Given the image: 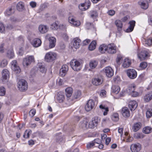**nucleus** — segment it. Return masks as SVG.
I'll return each instance as SVG.
<instances>
[{"label":"nucleus","instance_id":"30","mask_svg":"<svg viewBox=\"0 0 152 152\" xmlns=\"http://www.w3.org/2000/svg\"><path fill=\"white\" fill-rule=\"evenodd\" d=\"M120 90L119 87L117 85H113L111 88V91L112 92L116 94L119 93Z\"/></svg>","mask_w":152,"mask_h":152},{"label":"nucleus","instance_id":"33","mask_svg":"<svg viewBox=\"0 0 152 152\" xmlns=\"http://www.w3.org/2000/svg\"><path fill=\"white\" fill-rule=\"evenodd\" d=\"M15 12V10L14 9L11 8L7 9L4 12L6 16H9L13 14Z\"/></svg>","mask_w":152,"mask_h":152},{"label":"nucleus","instance_id":"46","mask_svg":"<svg viewBox=\"0 0 152 152\" xmlns=\"http://www.w3.org/2000/svg\"><path fill=\"white\" fill-rule=\"evenodd\" d=\"M7 55L10 58H13L14 56V54L13 50H9L7 53Z\"/></svg>","mask_w":152,"mask_h":152},{"label":"nucleus","instance_id":"57","mask_svg":"<svg viewBox=\"0 0 152 152\" xmlns=\"http://www.w3.org/2000/svg\"><path fill=\"white\" fill-rule=\"evenodd\" d=\"M4 27L3 24L1 23H0V32L1 33H3L4 31Z\"/></svg>","mask_w":152,"mask_h":152},{"label":"nucleus","instance_id":"21","mask_svg":"<svg viewBox=\"0 0 152 152\" xmlns=\"http://www.w3.org/2000/svg\"><path fill=\"white\" fill-rule=\"evenodd\" d=\"M2 78L3 81L7 79L8 77L9 73L8 71L6 69H4L2 72Z\"/></svg>","mask_w":152,"mask_h":152},{"label":"nucleus","instance_id":"13","mask_svg":"<svg viewBox=\"0 0 152 152\" xmlns=\"http://www.w3.org/2000/svg\"><path fill=\"white\" fill-rule=\"evenodd\" d=\"M68 21L69 23L74 26H78L80 24V21L76 20L71 17L69 18Z\"/></svg>","mask_w":152,"mask_h":152},{"label":"nucleus","instance_id":"6","mask_svg":"<svg viewBox=\"0 0 152 152\" xmlns=\"http://www.w3.org/2000/svg\"><path fill=\"white\" fill-rule=\"evenodd\" d=\"M11 68L16 74H18L20 72V69L17 64V61L15 60L12 61L11 63Z\"/></svg>","mask_w":152,"mask_h":152},{"label":"nucleus","instance_id":"61","mask_svg":"<svg viewBox=\"0 0 152 152\" xmlns=\"http://www.w3.org/2000/svg\"><path fill=\"white\" fill-rule=\"evenodd\" d=\"M122 57L121 56H118L116 59L117 63L118 64H120L121 61L122 59Z\"/></svg>","mask_w":152,"mask_h":152},{"label":"nucleus","instance_id":"50","mask_svg":"<svg viewBox=\"0 0 152 152\" xmlns=\"http://www.w3.org/2000/svg\"><path fill=\"white\" fill-rule=\"evenodd\" d=\"M152 115V110L148 109L146 112V116L148 118H150Z\"/></svg>","mask_w":152,"mask_h":152},{"label":"nucleus","instance_id":"11","mask_svg":"<svg viewBox=\"0 0 152 152\" xmlns=\"http://www.w3.org/2000/svg\"><path fill=\"white\" fill-rule=\"evenodd\" d=\"M103 70L108 77H110L113 75V69L110 67H105L103 69Z\"/></svg>","mask_w":152,"mask_h":152},{"label":"nucleus","instance_id":"54","mask_svg":"<svg viewBox=\"0 0 152 152\" xmlns=\"http://www.w3.org/2000/svg\"><path fill=\"white\" fill-rule=\"evenodd\" d=\"M88 123L86 121H84L81 123V126L84 129H87L88 128Z\"/></svg>","mask_w":152,"mask_h":152},{"label":"nucleus","instance_id":"2","mask_svg":"<svg viewBox=\"0 0 152 152\" xmlns=\"http://www.w3.org/2000/svg\"><path fill=\"white\" fill-rule=\"evenodd\" d=\"M70 65L72 69L75 71H78L81 68L80 62L75 59L72 60Z\"/></svg>","mask_w":152,"mask_h":152},{"label":"nucleus","instance_id":"12","mask_svg":"<svg viewBox=\"0 0 152 152\" xmlns=\"http://www.w3.org/2000/svg\"><path fill=\"white\" fill-rule=\"evenodd\" d=\"M130 150L132 152H138L141 149L140 144H133L130 146Z\"/></svg>","mask_w":152,"mask_h":152},{"label":"nucleus","instance_id":"18","mask_svg":"<svg viewBox=\"0 0 152 152\" xmlns=\"http://www.w3.org/2000/svg\"><path fill=\"white\" fill-rule=\"evenodd\" d=\"M137 106V102L134 100H132L129 102V107L131 111L134 110Z\"/></svg>","mask_w":152,"mask_h":152},{"label":"nucleus","instance_id":"59","mask_svg":"<svg viewBox=\"0 0 152 152\" xmlns=\"http://www.w3.org/2000/svg\"><path fill=\"white\" fill-rule=\"evenodd\" d=\"M124 129L122 128H118V132L120 134V136L122 137Z\"/></svg>","mask_w":152,"mask_h":152},{"label":"nucleus","instance_id":"55","mask_svg":"<svg viewBox=\"0 0 152 152\" xmlns=\"http://www.w3.org/2000/svg\"><path fill=\"white\" fill-rule=\"evenodd\" d=\"M134 137L137 139L140 138L142 137V134L141 133H136L134 134Z\"/></svg>","mask_w":152,"mask_h":152},{"label":"nucleus","instance_id":"37","mask_svg":"<svg viewBox=\"0 0 152 152\" xmlns=\"http://www.w3.org/2000/svg\"><path fill=\"white\" fill-rule=\"evenodd\" d=\"M107 46L104 44H102L100 45L99 48V51L102 53H104L107 51Z\"/></svg>","mask_w":152,"mask_h":152},{"label":"nucleus","instance_id":"64","mask_svg":"<svg viewBox=\"0 0 152 152\" xmlns=\"http://www.w3.org/2000/svg\"><path fill=\"white\" fill-rule=\"evenodd\" d=\"M30 5L32 8H34L36 6L37 4L35 2L31 1L30 3Z\"/></svg>","mask_w":152,"mask_h":152},{"label":"nucleus","instance_id":"44","mask_svg":"<svg viewBox=\"0 0 152 152\" xmlns=\"http://www.w3.org/2000/svg\"><path fill=\"white\" fill-rule=\"evenodd\" d=\"M51 28L53 29L56 30L59 28V25L58 22L53 23L51 26Z\"/></svg>","mask_w":152,"mask_h":152},{"label":"nucleus","instance_id":"52","mask_svg":"<svg viewBox=\"0 0 152 152\" xmlns=\"http://www.w3.org/2000/svg\"><path fill=\"white\" fill-rule=\"evenodd\" d=\"M95 145V143L93 141H92L88 143L86 146L88 149H89L93 148Z\"/></svg>","mask_w":152,"mask_h":152},{"label":"nucleus","instance_id":"10","mask_svg":"<svg viewBox=\"0 0 152 152\" xmlns=\"http://www.w3.org/2000/svg\"><path fill=\"white\" fill-rule=\"evenodd\" d=\"M91 3L89 0H86L84 3L79 5V8L82 11H85L88 9L90 6Z\"/></svg>","mask_w":152,"mask_h":152},{"label":"nucleus","instance_id":"63","mask_svg":"<svg viewBox=\"0 0 152 152\" xmlns=\"http://www.w3.org/2000/svg\"><path fill=\"white\" fill-rule=\"evenodd\" d=\"M107 13L109 15L113 16L115 14V12L113 10H110Z\"/></svg>","mask_w":152,"mask_h":152},{"label":"nucleus","instance_id":"4","mask_svg":"<svg viewBox=\"0 0 152 152\" xmlns=\"http://www.w3.org/2000/svg\"><path fill=\"white\" fill-rule=\"evenodd\" d=\"M34 61V58L33 56H27L23 58V64L24 67H27L32 62Z\"/></svg>","mask_w":152,"mask_h":152},{"label":"nucleus","instance_id":"31","mask_svg":"<svg viewBox=\"0 0 152 152\" xmlns=\"http://www.w3.org/2000/svg\"><path fill=\"white\" fill-rule=\"evenodd\" d=\"M96 41L94 40L88 46V49L92 51L94 50L96 47Z\"/></svg>","mask_w":152,"mask_h":152},{"label":"nucleus","instance_id":"36","mask_svg":"<svg viewBox=\"0 0 152 152\" xmlns=\"http://www.w3.org/2000/svg\"><path fill=\"white\" fill-rule=\"evenodd\" d=\"M66 94L68 97H70L72 93V88L70 87L67 88L65 89Z\"/></svg>","mask_w":152,"mask_h":152},{"label":"nucleus","instance_id":"5","mask_svg":"<svg viewBox=\"0 0 152 152\" xmlns=\"http://www.w3.org/2000/svg\"><path fill=\"white\" fill-rule=\"evenodd\" d=\"M127 75L131 79H134L137 76V72L136 71L132 69H128L126 71Z\"/></svg>","mask_w":152,"mask_h":152},{"label":"nucleus","instance_id":"40","mask_svg":"<svg viewBox=\"0 0 152 152\" xmlns=\"http://www.w3.org/2000/svg\"><path fill=\"white\" fill-rule=\"evenodd\" d=\"M152 131V128L151 127L147 126L144 127L143 129V132L144 133L148 134L150 133Z\"/></svg>","mask_w":152,"mask_h":152},{"label":"nucleus","instance_id":"27","mask_svg":"<svg viewBox=\"0 0 152 152\" xmlns=\"http://www.w3.org/2000/svg\"><path fill=\"white\" fill-rule=\"evenodd\" d=\"M115 24L117 27L118 31H121L122 30L123 24L122 21L120 20H117L115 22Z\"/></svg>","mask_w":152,"mask_h":152},{"label":"nucleus","instance_id":"20","mask_svg":"<svg viewBox=\"0 0 152 152\" xmlns=\"http://www.w3.org/2000/svg\"><path fill=\"white\" fill-rule=\"evenodd\" d=\"M48 40L49 42V48H52L54 47L56 42V38L53 37H50L48 39Z\"/></svg>","mask_w":152,"mask_h":152},{"label":"nucleus","instance_id":"56","mask_svg":"<svg viewBox=\"0 0 152 152\" xmlns=\"http://www.w3.org/2000/svg\"><path fill=\"white\" fill-rule=\"evenodd\" d=\"M147 63L145 62H142L140 64V66L142 69L145 68L147 66Z\"/></svg>","mask_w":152,"mask_h":152},{"label":"nucleus","instance_id":"9","mask_svg":"<svg viewBox=\"0 0 152 152\" xmlns=\"http://www.w3.org/2000/svg\"><path fill=\"white\" fill-rule=\"evenodd\" d=\"M148 53L145 50L140 51L137 52V56L138 58L141 61L144 60L148 56Z\"/></svg>","mask_w":152,"mask_h":152},{"label":"nucleus","instance_id":"45","mask_svg":"<svg viewBox=\"0 0 152 152\" xmlns=\"http://www.w3.org/2000/svg\"><path fill=\"white\" fill-rule=\"evenodd\" d=\"M31 130H26L23 135V137L26 138H28L30 135L31 134Z\"/></svg>","mask_w":152,"mask_h":152},{"label":"nucleus","instance_id":"24","mask_svg":"<svg viewBox=\"0 0 152 152\" xmlns=\"http://www.w3.org/2000/svg\"><path fill=\"white\" fill-rule=\"evenodd\" d=\"M142 41L143 44L146 46H150L152 45V38H148L146 39L143 38Z\"/></svg>","mask_w":152,"mask_h":152},{"label":"nucleus","instance_id":"3","mask_svg":"<svg viewBox=\"0 0 152 152\" xmlns=\"http://www.w3.org/2000/svg\"><path fill=\"white\" fill-rule=\"evenodd\" d=\"M18 88L20 91H24L27 90L28 88L27 83L23 79L20 80L18 83Z\"/></svg>","mask_w":152,"mask_h":152},{"label":"nucleus","instance_id":"42","mask_svg":"<svg viewBox=\"0 0 152 152\" xmlns=\"http://www.w3.org/2000/svg\"><path fill=\"white\" fill-rule=\"evenodd\" d=\"M90 15L91 17L93 18L98 16V13L96 11H91L90 12Z\"/></svg>","mask_w":152,"mask_h":152},{"label":"nucleus","instance_id":"23","mask_svg":"<svg viewBox=\"0 0 152 152\" xmlns=\"http://www.w3.org/2000/svg\"><path fill=\"white\" fill-rule=\"evenodd\" d=\"M131 64V61L129 58H125L123 62L122 66L124 68H126L129 67Z\"/></svg>","mask_w":152,"mask_h":152},{"label":"nucleus","instance_id":"58","mask_svg":"<svg viewBox=\"0 0 152 152\" xmlns=\"http://www.w3.org/2000/svg\"><path fill=\"white\" fill-rule=\"evenodd\" d=\"M36 110L34 109H33L31 110L29 112V114L31 116H33L35 115L36 113Z\"/></svg>","mask_w":152,"mask_h":152},{"label":"nucleus","instance_id":"16","mask_svg":"<svg viewBox=\"0 0 152 152\" xmlns=\"http://www.w3.org/2000/svg\"><path fill=\"white\" fill-rule=\"evenodd\" d=\"M68 70V66L66 65H64L62 67L60 71V75L62 77L64 76L66 74Z\"/></svg>","mask_w":152,"mask_h":152},{"label":"nucleus","instance_id":"19","mask_svg":"<svg viewBox=\"0 0 152 152\" xmlns=\"http://www.w3.org/2000/svg\"><path fill=\"white\" fill-rule=\"evenodd\" d=\"M38 29L40 32L42 34H44L48 31V28L46 25H40L39 26Z\"/></svg>","mask_w":152,"mask_h":152},{"label":"nucleus","instance_id":"29","mask_svg":"<svg viewBox=\"0 0 152 152\" xmlns=\"http://www.w3.org/2000/svg\"><path fill=\"white\" fill-rule=\"evenodd\" d=\"M152 99V92L146 94L144 97L143 99L145 102H148Z\"/></svg>","mask_w":152,"mask_h":152},{"label":"nucleus","instance_id":"38","mask_svg":"<svg viewBox=\"0 0 152 152\" xmlns=\"http://www.w3.org/2000/svg\"><path fill=\"white\" fill-rule=\"evenodd\" d=\"M141 127V124L139 123H137L134 124L133 128V130L134 132H137L138 130Z\"/></svg>","mask_w":152,"mask_h":152},{"label":"nucleus","instance_id":"1","mask_svg":"<svg viewBox=\"0 0 152 152\" xmlns=\"http://www.w3.org/2000/svg\"><path fill=\"white\" fill-rule=\"evenodd\" d=\"M57 56L56 53L50 51L46 54L45 57V60L48 62H51L56 59Z\"/></svg>","mask_w":152,"mask_h":152},{"label":"nucleus","instance_id":"35","mask_svg":"<svg viewBox=\"0 0 152 152\" xmlns=\"http://www.w3.org/2000/svg\"><path fill=\"white\" fill-rule=\"evenodd\" d=\"M64 99V95L61 93H58L57 94V99L60 103L63 102Z\"/></svg>","mask_w":152,"mask_h":152},{"label":"nucleus","instance_id":"34","mask_svg":"<svg viewBox=\"0 0 152 152\" xmlns=\"http://www.w3.org/2000/svg\"><path fill=\"white\" fill-rule=\"evenodd\" d=\"M135 88V86L134 85H131L128 87L127 92L130 94H131L134 91Z\"/></svg>","mask_w":152,"mask_h":152},{"label":"nucleus","instance_id":"62","mask_svg":"<svg viewBox=\"0 0 152 152\" xmlns=\"http://www.w3.org/2000/svg\"><path fill=\"white\" fill-rule=\"evenodd\" d=\"M66 26L65 25L63 24H60L59 25V28L61 30H65L66 29Z\"/></svg>","mask_w":152,"mask_h":152},{"label":"nucleus","instance_id":"47","mask_svg":"<svg viewBox=\"0 0 152 152\" xmlns=\"http://www.w3.org/2000/svg\"><path fill=\"white\" fill-rule=\"evenodd\" d=\"M8 62L7 60L5 59L2 60L0 64V66L1 67H4L6 66Z\"/></svg>","mask_w":152,"mask_h":152},{"label":"nucleus","instance_id":"49","mask_svg":"<svg viewBox=\"0 0 152 152\" xmlns=\"http://www.w3.org/2000/svg\"><path fill=\"white\" fill-rule=\"evenodd\" d=\"M6 90L5 88L2 86L0 87V96H3L5 94Z\"/></svg>","mask_w":152,"mask_h":152},{"label":"nucleus","instance_id":"25","mask_svg":"<svg viewBox=\"0 0 152 152\" xmlns=\"http://www.w3.org/2000/svg\"><path fill=\"white\" fill-rule=\"evenodd\" d=\"M135 21H132L129 23V26L128 28L126 30V31L127 32H132L133 30L134 26L135 25Z\"/></svg>","mask_w":152,"mask_h":152},{"label":"nucleus","instance_id":"60","mask_svg":"<svg viewBox=\"0 0 152 152\" xmlns=\"http://www.w3.org/2000/svg\"><path fill=\"white\" fill-rule=\"evenodd\" d=\"M56 83L58 84L59 85H62L63 83V80L61 78H58L57 80Z\"/></svg>","mask_w":152,"mask_h":152},{"label":"nucleus","instance_id":"7","mask_svg":"<svg viewBox=\"0 0 152 152\" xmlns=\"http://www.w3.org/2000/svg\"><path fill=\"white\" fill-rule=\"evenodd\" d=\"M116 47L113 43L109 44L107 46V51L110 54H114L116 53Z\"/></svg>","mask_w":152,"mask_h":152},{"label":"nucleus","instance_id":"14","mask_svg":"<svg viewBox=\"0 0 152 152\" xmlns=\"http://www.w3.org/2000/svg\"><path fill=\"white\" fill-rule=\"evenodd\" d=\"M98 119L97 117H95L92 119L91 121L88 123V128L91 129L94 128L98 123Z\"/></svg>","mask_w":152,"mask_h":152},{"label":"nucleus","instance_id":"41","mask_svg":"<svg viewBox=\"0 0 152 152\" xmlns=\"http://www.w3.org/2000/svg\"><path fill=\"white\" fill-rule=\"evenodd\" d=\"M24 5L22 2H19L17 5V9L19 11H21L24 8Z\"/></svg>","mask_w":152,"mask_h":152},{"label":"nucleus","instance_id":"22","mask_svg":"<svg viewBox=\"0 0 152 152\" xmlns=\"http://www.w3.org/2000/svg\"><path fill=\"white\" fill-rule=\"evenodd\" d=\"M122 114L125 117H128L130 116V111L128 108L123 107L122 109Z\"/></svg>","mask_w":152,"mask_h":152},{"label":"nucleus","instance_id":"17","mask_svg":"<svg viewBox=\"0 0 152 152\" xmlns=\"http://www.w3.org/2000/svg\"><path fill=\"white\" fill-rule=\"evenodd\" d=\"M41 43L40 39L38 38H35L32 40L31 44L34 47L37 48L41 45Z\"/></svg>","mask_w":152,"mask_h":152},{"label":"nucleus","instance_id":"15","mask_svg":"<svg viewBox=\"0 0 152 152\" xmlns=\"http://www.w3.org/2000/svg\"><path fill=\"white\" fill-rule=\"evenodd\" d=\"M102 82V79L101 77H96L92 80V83L96 86L101 85Z\"/></svg>","mask_w":152,"mask_h":152},{"label":"nucleus","instance_id":"26","mask_svg":"<svg viewBox=\"0 0 152 152\" xmlns=\"http://www.w3.org/2000/svg\"><path fill=\"white\" fill-rule=\"evenodd\" d=\"M74 42L73 43V47L75 48H78L79 47L80 43L81 42L80 40L78 38L76 37L73 39Z\"/></svg>","mask_w":152,"mask_h":152},{"label":"nucleus","instance_id":"39","mask_svg":"<svg viewBox=\"0 0 152 152\" xmlns=\"http://www.w3.org/2000/svg\"><path fill=\"white\" fill-rule=\"evenodd\" d=\"M98 62L96 61L92 60L90 62L89 66L91 69L95 68L97 66Z\"/></svg>","mask_w":152,"mask_h":152},{"label":"nucleus","instance_id":"8","mask_svg":"<svg viewBox=\"0 0 152 152\" xmlns=\"http://www.w3.org/2000/svg\"><path fill=\"white\" fill-rule=\"evenodd\" d=\"M95 106V102L92 99L88 100L85 106V109L87 111L91 110Z\"/></svg>","mask_w":152,"mask_h":152},{"label":"nucleus","instance_id":"53","mask_svg":"<svg viewBox=\"0 0 152 152\" xmlns=\"http://www.w3.org/2000/svg\"><path fill=\"white\" fill-rule=\"evenodd\" d=\"M39 70L42 73H45L46 71V69L43 66H41L39 67Z\"/></svg>","mask_w":152,"mask_h":152},{"label":"nucleus","instance_id":"51","mask_svg":"<svg viewBox=\"0 0 152 152\" xmlns=\"http://www.w3.org/2000/svg\"><path fill=\"white\" fill-rule=\"evenodd\" d=\"M85 27L86 29H89L93 28L94 26L91 23L87 22L86 23Z\"/></svg>","mask_w":152,"mask_h":152},{"label":"nucleus","instance_id":"28","mask_svg":"<svg viewBox=\"0 0 152 152\" xmlns=\"http://www.w3.org/2000/svg\"><path fill=\"white\" fill-rule=\"evenodd\" d=\"M148 3L147 2L146 3L144 1H139L138 3L142 8L144 9H146L148 7Z\"/></svg>","mask_w":152,"mask_h":152},{"label":"nucleus","instance_id":"48","mask_svg":"<svg viewBox=\"0 0 152 152\" xmlns=\"http://www.w3.org/2000/svg\"><path fill=\"white\" fill-rule=\"evenodd\" d=\"M111 118L112 120L115 121H118L119 119L118 114L117 113L114 114L112 115Z\"/></svg>","mask_w":152,"mask_h":152},{"label":"nucleus","instance_id":"32","mask_svg":"<svg viewBox=\"0 0 152 152\" xmlns=\"http://www.w3.org/2000/svg\"><path fill=\"white\" fill-rule=\"evenodd\" d=\"M99 108L102 110L103 112V115H106L107 114V112L108 111V108L107 107H105L104 105L101 104L99 106Z\"/></svg>","mask_w":152,"mask_h":152},{"label":"nucleus","instance_id":"43","mask_svg":"<svg viewBox=\"0 0 152 152\" xmlns=\"http://www.w3.org/2000/svg\"><path fill=\"white\" fill-rule=\"evenodd\" d=\"M81 95V92L80 91H76L74 94V98L75 99H79Z\"/></svg>","mask_w":152,"mask_h":152}]
</instances>
